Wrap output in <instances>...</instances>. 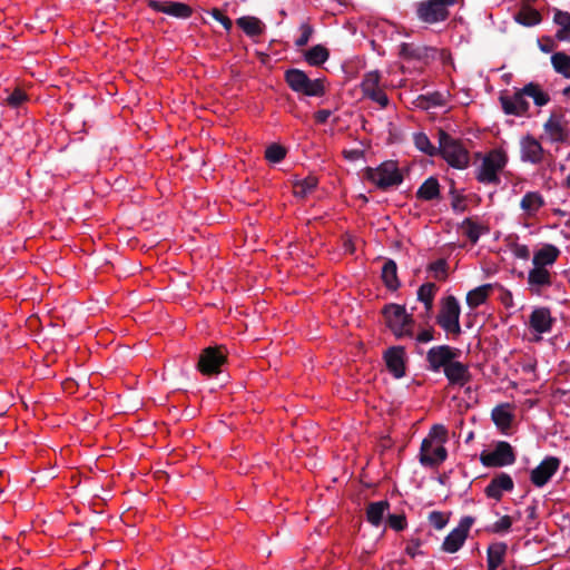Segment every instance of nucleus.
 I'll return each mask as SVG.
<instances>
[{"instance_id": "obj_1", "label": "nucleus", "mask_w": 570, "mask_h": 570, "mask_svg": "<svg viewBox=\"0 0 570 570\" xmlns=\"http://www.w3.org/2000/svg\"><path fill=\"white\" fill-rule=\"evenodd\" d=\"M507 164L508 155L503 149L495 148L490 150L484 155L481 165L476 169V180L484 185H499L501 183L500 173Z\"/></svg>"}, {"instance_id": "obj_2", "label": "nucleus", "mask_w": 570, "mask_h": 570, "mask_svg": "<svg viewBox=\"0 0 570 570\" xmlns=\"http://www.w3.org/2000/svg\"><path fill=\"white\" fill-rule=\"evenodd\" d=\"M382 314L386 326L396 338L414 336V318L409 314L403 305L387 304L383 307Z\"/></svg>"}, {"instance_id": "obj_3", "label": "nucleus", "mask_w": 570, "mask_h": 570, "mask_svg": "<svg viewBox=\"0 0 570 570\" xmlns=\"http://www.w3.org/2000/svg\"><path fill=\"white\" fill-rule=\"evenodd\" d=\"M439 153L442 158L453 168L464 169L470 164V153L460 139L445 132L439 131Z\"/></svg>"}, {"instance_id": "obj_4", "label": "nucleus", "mask_w": 570, "mask_h": 570, "mask_svg": "<svg viewBox=\"0 0 570 570\" xmlns=\"http://www.w3.org/2000/svg\"><path fill=\"white\" fill-rule=\"evenodd\" d=\"M461 307L458 299L453 295L443 297L440 302V309L435 317L436 324L452 337L456 338L461 335L460 325Z\"/></svg>"}, {"instance_id": "obj_5", "label": "nucleus", "mask_w": 570, "mask_h": 570, "mask_svg": "<svg viewBox=\"0 0 570 570\" xmlns=\"http://www.w3.org/2000/svg\"><path fill=\"white\" fill-rule=\"evenodd\" d=\"M287 86L297 94L307 97H322L325 95V85L323 79H309L301 69H288L284 75Z\"/></svg>"}, {"instance_id": "obj_6", "label": "nucleus", "mask_w": 570, "mask_h": 570, "mask_svg": "<svg viewBox=\"0 0 570 570\" xmlns=\"http://www.w3.org/2000/svg\"><path fill=\"white\" fill-rule=\"evenodd\" d=\"M364 177L380 189L399 186L403 181V175L397 164L393 160L382 163L379 167H366Z\"/></svg>"}, {"instance_id": "obj_7", "label": "nucleus", "mask_w": 570, "mask_h": 570, "mask_svg": "<svg viewBox=\"0 0 570 570\" xmlns=\"http://www.w3.org/2000/svg\"><path fill=\"white\" fill-rule=\"evenodd\" d=\"M463 0H424L416 4L417 18L429 24L445 21L450 17V7Z\"/></svg>"}, {"instance_id": "obj_8", "label": "nucleus", "mask_w": 570, "mask_h": 570, "mask_svg": "<svg viewBox=\"0 0 570 570\" xmlns=\"http://www.w3.org/2000/svg\"><path fill=\"white\" fill-rule=\"evenodd\" d=\"M515 460L517 456L513 448L505 441L498 442L492 451H483L480 454V461L487 468H502L511 465Z\"/></svg>"}, {"instance_id": "obj_9", "label": "nucleus", "mask_w": 570, "mask_h": 570, "mask_svg": "<svg viewBox=\"0 0 570 570\" xmlns=\"http://www.w3.org/2000/svg\"><path fill=\"white\" fill-rule=\"evenodd\" d=\"M226 360L227 353L224 346H209L202 351L197 368L204 375L218 374Z\"/></svg>"}, {"instance_id": "obj_10", "label": "nucleus", "mask_w": 570, "mask_h": 570, "mask_svg": "<svg viewBox=\"0 0 570 570\" xmlns=\"http://www.w3.org/2000/svg\"><path fill=\"white\" fill-rule=\"evenodd\" d=\"M499 101L505 115L515 117H528L530 104L523 94V87L515 89L512 94L503 91L500 94Z\"/></svg>"}, {"instance_id": "obj_11", "label": "nucleus", "mask_w": 570, "mask_h": 570, "mask_svg": "<svg viewBox=\"0 0 570 570\" xmlns=\"http://www.w3.org/2000/svg\"><path fill=\"white\" fill-rule=\"evenodd\" d=\"M361 90L364 97L379 104L382 108L387 107L389 98L381 86V73L377 70L368 71L363 76Z\"/></svg>"}, {"instance_id": "obj_12", "label": "nucleus", "mask_w": 570, "mask_h": 570, "mask_svg": "<svg viewBox=\"0 0 570 570\" xmlns=\"http://www.w3.org/2000/svg\"><path fill=\"white\" fill-rule=\"evenodd\" d=\"M474 523V518L466 515L463 517L458 527L453 529L443 540L442 551L446 553H455L458 552L465 540L468 539L471 527Z\"/></svg>"}, {"instance_id": "obj_13", "label": "nucleus", "mask_w": 570, "mask_h": 570, "mask_svg": "<svg viewBox=\"0 0 570 570\" xmlns=\"http://www.w3.org/2000/svg\"><path fill=\"white\" fill-rule=\"evenodd\" d=\"M543 130L551 142L563 144L570 138V127L562 112H551Z\"/></svg>"}, {"instance_id": "obj_14", "label": "nucleus", "mask_w": 570, "mask_h": 570, "mask_svg": "<svg viewBox=\"0 0 570 570\" xmlns=\"http://www.w3.org/2000/svg\"><path fill=\"white\" fill-rule=\"evenodd\" d=\"M460 350L450 345H438L430 348L426 353L429 368L439 372L445 368L453 360L458 358Z\"/></svg>"}, {"instance_id": "obj_15", "label": "nucleus", "mask_w": 570, "mask_h": 570, "mask_svg": "<svg viewBox=\"0 0 570 570\" xmlns=\"http://www.w3.org/2000/svg\"><path fill=\"white\" fill-rule=\"evenodd\" d=\"M544 155L546 150L541 142L531 134H527L520 139V158L522 161L538 165L544 160Z\"/></svg>"}, {"instance_id": "obj_16", "label": "nucleus", "mask_w": 570, "mask_h": 570, "mask_svg": "<svg viewBox=\"0 0 570 570\" xmlns=\"http://www.w3.org/2000/svg\"><path fill=\"white\" fill-rule=\"evenodd\" d=\"M420 462L424 466H439L448 458V451L444 445L430 441H422L420 448Z\"/></svg>"}, {"instance_id": "obj_17", "label": "nucleus", "mask_w": 570, "mask_h": 570, "mask_svg": "<svg viewBox=\"0 0 570 570\" xmlns=\"http://www.w3.org/2000/svg\"><path fill=\"white\" fill-rule=\"evenodd\" d=\"M559 466L560 460L558 458L547 456L538 466L531 471L530 481L537 488H542L557 473Z\"/></svg>"}, {"instance_id": "obj_18", "label": "nucleus", "mask_w": 570, "mask_h": 570, "mask_svg": "<svg viewBox=\"0 0 570 570\" xmlns=\"http://www.w3.org/2000/svg\"><path fill=\"white\" fill-rule=\"evenodd\" d=\"M383 358L389 372L395 379H401L405 375V350L403 346H392L387 348L384 352Z\"/></svg>"}, {"instance_id": "obj_19", "label": "nucleus", "mask_w": 570, "mask_h": 570, "mask_svg": "<svg viewBox=\"0 0 570 570\" xmlns=\"http://www.w3.org/2000/svg\"><path fill=\"white\" fill-rule=\"evenodd\" d=\"M513 489L514 482L512 478L508 473L501 472L490 480L489 484L484 489V494L489 499L501 501L503 494L505 492H511Z\"/></svg>"}, {"instance_id": "obj_20", "label": "nucleus", "mask_w": 570, "mask_h": 570, "mask_svg": "<svg viewBox=\"0 0 570 570\" xmlns=\"http://www.w3.org/2000/svg\"><path fill=\"white\" fill-rule=\"evenodd\" d=\"M149 7L157 12H163L168 16L187 19L193 14V9L190 6L177 2V1H156L153 0L149 2Z\"/></svg>"}, {"instance_id": "obj_21", "label": "nucleus", "mask_w": 570, "mask_h": 570, "mask_svg": "<svg viewBox=\"0 0 570 570\" xmlns=\"http://www.w3.org/2000/svg\"><path fill=\"white\" fill-rule=\"evenodd\" d=\"M554 324L549 307H537L529 316V327L537 334L549 333Z\"/></svg>"}, {"instance_id": "obj_22", "label": "nucleus", "mask_w": 570, "mask_h": 570, "mask_svg": "<svg viewBox=\"0 0 570 570\" xmlns=\"http://www.w3.org/2000/svg\"><path fill=\"white\" fill-rule=\"evenodd\" d=\"M444 375L449 381L450 385L464 386L472 379V375L469 371V366L459 361L453 360L445 368Z\"/></svg>"}, {"instance_id": "obj_23", "label": "nucleus", "mask_w": 570, "mask_h": 570, "mask_svg": "<svg viewBox=\"0 0 570 570\" xmlns=\"http://www.w3.org/2000/svg\"><path fill=\"white\" fill-rule=\"evenodd\" d=\"M528 285L532 293L540 294L552 285V275L548 268L534 266L529 271Z\"/></svg>"}, {"instance_id": "obj_24", "label": "nucleus", "mask_w": 570, "mask_h": 570, "mask_svg": "<svg viewBox=\"0 0 570 570\" xmlns=\"http://www.w3.org/2000/svg\"><path fill=\"white\" fill-rule=\"evenodd\" d=\"M514 406L510 403H502L497 405L491 412V419L502 432L508 431L513 422Z\"/></svg>"}, {"instance_id": "obj_25", "label": "nucleus", "mask_w": 570, "mask_h": 570, "mask_svg": "<svg viewBox=\"0 0 570 570\" xmlns=\"http://www.w3.org/2000/svg\"><path fill=\"white\" fill-rule=\"evenodd\" d=\"M546 205L543 196L539 191H528L520 202V207L527 218H535Z\"/></svg>"}, {"instance_id": "obj_26", "label": "nucleus", "mask_w": 570, "mask_h": 570, "mask_svg": "<svg viewBox=\"0 0 570 570\" xmlns=\"http://www.w3.org/2000/svg\"><path fill=\"white\" fill-rule=\"evenodd\" d=\"M560 249L552 244H544L540 249L534 252L532 264L548 268L552 266L560 256Z\"/></svg>"}, {"instance_id": "obj_27", "label": "nucleus", "mask_w": 570, "mask_h": 570, "mask_svg": "<svg viewBox=\"0 0 570 570\" xmlns=\"http://www.w3.org/2000/svg\"><path fill=\"white\" fill-rule=\"evenodd\" d=\"M553 22L558 26L554 35L560 42H570V13L560 9H554Z\"/></svg>"}, {"instance_id": "obj_28", "label": "nucleus", "mask_w": 570, "mask_h": 570, "mask_svg": "<svg viewBox=\"0 0 570 570\" xmlns=\"http://www.w3.org/2000/svg\"><path fill=\"white\" fill-rule=\"evenodd\" d=\"M416 198L424 202L438 200L441 198V188L438 178L429 177L416 190Z\"/></svg>"}, {"instance_id": "obj_29", "label": "nucleus", "mask_w": 570, "mask_h": 570, "mask_svg": "<svg viewBox=\"0 0 570 570\" xmlns=\"http://www.w3.org/2000/svg\"><path fill=\"white\" fill-rule=\"evenodd\" d=\"M494 288L493 284H483L466 294V304L470 308L474 309L484 304L490 297Z\"/></svg>"}, {"instance_id": "obj_30", "label": "nucleus", "mask_w": 570, "mask_h": 570, "mask_svg": "<svg viewBox=\"0 0 570 570\" xmlns=\"http://www.w3.org/2000/svg\"><path fill=\"white\" fill-rule=\"evenodd\" d=\"M430 51H432V49L428 47L415 46L407 42H403L400 46V56L405 60L426 61Z\"/></svg>"}, {"instance_id": "obj_31", "label": "nucleus", "mask_w": 570, "mask_h": 570, "mask_svg": "<svg viewBox=\"0 0 570 570\" xmlns=\"http://www.w3.org/2000/svg\"><path fill=\"white\" fill-rule=\"evenodd\" d=\"M507 550L508 546L504 542H495L488 547V570H495L501 563H503Z\"/></svg>"}, {"instance_id": "obj_32", "label": "nucleus", "mask_w": 570, "mask_h": 570, "mask_svg": "<svg viewBox=\"0 0 570 570\" xmlns=\"http://www.w3.org/2000/svg\"><path fill=\"white\" fill-rule=\"evenodd\" d=\"M390 509V503L386 500L371 502L366 507V520L374 527L382 523L385 512Z\"/></svg>"}, {"instance_id": "obj_33", "label": "nucleus", "mask_w": 570, "mask_h": 570, "mask_svg": "<svg viewBox=\"0 0 570 570\" xmlns=\"http://www.w3.org/2000/svg\"><path fill=\"white\" fill-rule=\"evenodd\" d=\"M382 281L387 289L396 291L401 283L397 277V266L393 259H387L382 267Z\"/></svg>"}, {"instance_id": "obj_34", "label": "nucleus", "mask_w": 570, "mask_h": 570, "mask_svg": "<svg viewBox=\"0 0 570 570\" xmlns=\"http://www.w3.org/2000/svg\"><path fill=\"white\" fill-rule=\"evenodd\" d=\"M523 94H525V97L532 98L534 105L538 107H543L550 102V95L544 91L538 82L531 81L524 85Z\"/></svg>"}, {"instance_id": "obj_35", "label": "nucleus", "mask_w": 570, "mask_h": 570, "mask_svg": "<svg viewBox=\"0 0 570 570\" xmlns=\"http://www.w3.org/2000/svg\"><path fill=\"white\" fill-rule=\"evenodd\" d=\"M438 289V286L431 282L422 284L417 289V299L424 304L428 315H430L433 309L434 297Z\"/></svg>"}, {"instance_id": "obj_36", "label": "nucleus", "mask_w": 570, "mask_h": 570, "mask_svg": "<svg viewBox=\"0 0 570 570\" xmlns=\"http://www.w3.org/2000/svg\"><path fill=\"white\" fill-rule=\"evenodd\" d=\"M236 23L249 37L261 36L264 32V24L256 17H240L236 20Z\"/></svg>"}, {"instance_id": "obj_37", "label": "nucleus", "mask_w": 570, "mask_h": 570, "mask_svg": "<svg viewBox=\"0 0 570 570\" xmlns=\"http://www.w3.org/2000/svg\"><path fill=\"white\" fill-rule=\"evenodd\" d=\"M461 228L463 234L469 238L472 244H476L480 236L489 232V228L479 224L472 218H465L462 222Z\"/></svg>"}, {"instance_id": "obj_38", "label": "nucleus", "mask_w": 570, "mask_h": 570, "mask_svg": "<svg viewBox=\"0 0 570 570\" xmlns=\"http://www.w3.org/2000/svg\"><path fill=\"white\" fill-rule=\"evenodd\" d=\"M317 184L318 179L315 176H307L294 183L293 193L296 197L305 198L315 190Z\"/></svg>"}, {"instance_id": "obj_39", "label": "nucleus", "mask_w": 570, "mask_h": 570, "mask_svg": "<svg viewBox=\"0 0 570 570\" xmlns=\"http://www.w3.org/2000/svg\"><path fill=\"white\" fill-rule=\"evenodd\" d=\"M551 65L556 72L566 79H570V56L563 51L554 52L551 56Z\"/></svg>"}, {"instance_id": "obj_40", "label": "nucleus", "mask_w": 570, "mask_h": 570, "mask_svg": "<svg viewBox=\"0 0 570 570\" xmlns=\"http://www.w3.org/2000/svg\"><path fill=\"white\" fill-rule=\"evenodd\" d=\"M305 60L309 66H321L330 57V51L322 45H316L308 49L305 55Z\"/></svg>"}, {"instance_id": "obj_41", "label": "nucleus", "mask_w": 570, "mask_h": 570, "mask_svg": "<svg viewBox=\"0 0 570 570\" xmlns=\"http://www.w3.org/2000/svg\"><path fill=\"white\" fill-rule=\"evenodd\" d=\"M515 20L523 26L533 27L541 22V13L531 7H524L515 16Z\"/></svg>"}, {"instance_id": "obj_42", "label": "nucleus", "mask_w": 570, "mask_h": 570, "mask_svg": "<svg viewBox=\"0 0 570 570\" xmlns=\"http://www.w3.org/2000/svg\"><path fill=\"white\" fill-rule=\"evenodd\" d=\"M417 101L419 106L423 108L441 107L446 104V97L442 92L434 91L429 95H421Z\"/></svg>"}, {"instance_id": "obj_43", "label": "nucleus", "mask_w": 570, "mask_h": 570, "mask_svg": "<svg viewBox=\"0 0 570 570\" xmlns=\"http://www.w3.org/2000/svg\"><path fill=\"white\" fill-rule=\"evenodd\" d=\"M423 441H430L433 443H440L444 445V443L448 441V430L442 424H434L428 436Z\"/></svg>"}, {"instance_id": "obj_44", "label": "nucleus", "mask_w": 570, "mask_h": 570, "mask_svg": "<svg viewBox=\"0 0 570 570\" xmlns=\"http://www.w3.org/2000/svg\"><path fill=\"white\" fill-rule=\"evenodd\" d=\"M414 144L416 148L429 156L436 154V148L432 145L429 137L424 132L414 134Z\"/></svg>"}, {"instance_id": "obj_45", "label": "nucleus", "mask_w": 570, "mask_h": 570, "mask_svg": "<svg viewBox=\"0 0 570 570\" xmlns=\"http://www.w3.org/2000/svg\"><path fill=\"white\" fill-rule=\"evenodd\" d=\"M286 156V148L279 144H272L265 150V158L271 163H279Z\"/></svg>"}, {"instance_id": "obj_46", "label": "nucleus", "mask_w": 570, "mask_h": 570, "mask_svg": "<svg viewBox=\"0 0 570 570\" xmlns=\"http://www.w3.org/2000/svg\"><path fill=\"white\" fill-rule=\"evenodd\" d=\"M429 269L434 273V278L438 281H445L448 277V263L445 259H438L429 265Z\"/></svg>"}, {"instance_id": "obj_47", "label": "nucleus", "mask_w": 570, "mask_h": 570, "mask_svg": "<svg viewBox=\"0 0 570 570\" xmlns=\"http://www.w3.org/2000/svg\"><path fill=\"white\" fill-rule=\"evenodd\" d=\"M301 36L295 40V46L301 48L308 43L309 39L314 33L313 27L308 22H304L299 26Z\"/></svg>"}, {"instance_id": "obj_48", "label": "nucleus", "mask_w": 570, "mask_h": 570, "mask_svg": "<svg viewBox=\"0 0 570 570\" xmlns=\"http://www.w3.org/2000/svg\"><path fill=\"white\" fill-rule=\"evenodd\" d=\"M27 94L20 89H14L8 97H7V104L12 108L20 107L26 100H27Z\"/></svg>"}, {"instance_id": "obj_49", "label": "nucleus", "mask_w": 570, "mask_h": 570, "mask_svg": "<svg viewBox=\"0 0 570 570\" xmlns=\"http://www.w3.org/2000/svg\"><path fill=\"white\" fill-rule=\"evenodd\" d=\"M513 520L510 515H503L497 522H494L490 529L493 533H505L512 527Z\"/></svg>"}, {"instance_id": "obj_50", "label": "nucleus", "mask_w": 570, "mask_h": 570, "mask_svg": "<svg viewBox=\"0 0 570 570\" xmlns=\"http://www.w3.org/2000/svg\"><path fill=\"white\" fill-rule=\"evenodd\" d=\"M429 521L436 530H441L446 525L449 517L443 512L432 511L429 515Z\"/></svg>"}, {"instance_id": "obj_51", "label": "nucleus", "mask_w": 570, "mask_h": 570, "mask_svg": "<svg viewBox=\"0 0 570 570\" xmlns=\"http://www.w3.org/2000/svg\"><path fill=\"white\" fill-rule=\"evenodd\" d=\"M390 528L395 531H402L406 528L407 521L404 514H390L387 518Z\"/></svg>"}, {"instance_id": "obj_52", "label": "nucleus", "mask_w": 570, "mask_h": 570, "mask_svg": "<svg viewBox=\"0 0 570 570\" xmlns=\"http://www.w3.org/2000/svg\"><path fill=\"white\" fill-rule=\"evenodd\" d=\"M210 14L215 20H217L218 22H220L223 24L225 30L229 31L232 29V27H233L232 20L227 16H225L219 9H217V8L212 9Z\"/></svg>"}, {"instance_id": "obj_53", "label": "nucleus", "mask_w": 570, "mask_h": 570, "mask_svg": "<svg viewBox=\"0 0 570 570\" xmlns=\"http://www.w3.org/2000/svg\"><path fill=\"white\" fill-rule=\"evenodd\" d=\"M435 330L432 326L423 328L414 337L417 343H429L434 340Z\"/></svg>"}, {"instance_id": "obj_54", "label": "nucleus", "mask_w": 570, "mask_h": 570, "mask_svg": "<svg viewBox=\"0 0 570 570\" xmlns=\"http://www.w3.org/2000/svg\"><path fill=\"white\" fill-rule=\"evenodd\" d=\"M421 542L419 539H411L405 548L406 554L411 558H415L416 556L423 554L420 550Z\"/></svg>"}, {"instance_id": "obj_55", "label": "nucleus", "mask_w": 570, "mask_h": 570, "mask_svg": "<svg viewBox=\"0 0 570 570\" xmlns=\"http://www.w3.org/2000/svg\"><path fill=\"white\" fill-rule=\"evenodd\" d=\"M512 253L517 258L528 259L530 257V249L524 244H514L512 247Z\"/></svg>"}, {"instance_id": "obj_56", "label": "nucleus", "mask_w": 570, "mask_h": 570, "mask_svg": "<svg viewBox=\"0 0 570 570\" xmlns=\"http://www.w3.org/2000/svg\"><path fill=\"white\" fill-rule=\"evenodd\" d=\"M332 112L328 109H321V110L316 111L314 115L315 121L317 124H325L328 120Z\"/></svg>"}, {"instance_id": "obj_57", "label": "nucleus", "mask_w": 570, "mask_h": 570, "mask_svg": "<svg viewBox=\"0 0 570 570\" xmlns=\"http://www.w3.org/2000/svg\"><path fill=\"white\" fill-rule=\"evenodd\" d=\"M343 247H344L345 252H347L350 254H353L355 252V246H354L353 239L350 236L344 238Z\"/></svg>"}, {"instance_id": "obj_58", "label": "nucleus", "mask_w": 570, "mask_h": 570, "mask_svg": "<svg viewBox=\"0 0 570 570\" xmlns=\"http://www.w3.org/2000/svg\"><path fill=\"white\" fill-rule=\"evenodd\" d=\"M549 45H542L541 46V50L544 51V52H550L553 50L554 48V42L551 38L547 37V38H543Z\"/></svg>"}, {"instance_id": "obj_59", "label": "nucleus", "mask_w": 570, "mask_h": 570, "mask_svg": "<svg viewBox=\"0 0 570 570\" xmlns=\"http://www.w3.org/2000/svg\"><path fill=\"white\" fill-rule=\"evenodd\" d=\"M462 202H463V199H462V198H456V199H454V200H453V203H452V207H453L454 209L464 210V206H461V203H462Z\"/></svg>"}, {"instance_id": "obj_60", "label": "nucleus", "mask_w": 570, "mask_h": 570, "mask_svg": "<svg viewBox=\"0 0 570 570\" xmlns=\"http://www.w3.org/2000/svg\"><path fill=\"white\" fill-rule=\"evenodd\" d=\"M562 95L567 98H570V85L562 90Z\"/></svg>"}, {"instance_id": "obj_61", "label": "nucleus", "mask_w": 570, "mask_h": 570, "mask_svg": "<svg viewBox=\"0 0 570 570\" xmlns=\"http://www.w3.org/2000/svg\"><path fill=\"white\" fill-rule=\"evenodd\" d=\"M563 186L568 189H570V174L567 176L564 183H563Z\"/></svg>"}, {"instance_id": "obj_62", "label": "nucleus", "mask_w": 570, "mask_h": 570, "mask_svg": "<svg viewBox=\"0 0 570 570\" xmlns=\"http://www.w3.org/2000/svg\"><path fill=\"white\" fill-rule=\"evenodd\" d=\"M564 273L569 277V281H570V268L568 271H566Z\"/></svg>"}]
</instances>
